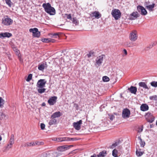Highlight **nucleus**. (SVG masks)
Returning a JSON list of instances; mask_svg holds the SVG:
<instances>
[{
	"mask_svg": "<svg viewBox=\"0 0 157 157\" xmlns=\"http://www.w3.org/2000/svg\"><path fill=\"white\" fill-rule=\"evenodd\" d=\"M42 7L44 9L45 11L50 15H54L55 14V9L51 6L49 3H43L42 5Z\"/></svg>",
	"mask_w": 157,
	"mask_h": 157,
	"instance_id": "obj_1",
	"label": "nucleus"
},
{
	"mask_svg": "<svg viewBox=\"0 0 157 157\" xmlns=\"http://www.w3.org/2000/svg\"><path fill=\"white\" fill-rule=\"evenodd\" d=\"M138 38L137 31L136 30H133L130 33L129 39L131 41H135Z\"/></svg>",
	"mask_w": 157,
	"mask_h": 157,
	"instance_id": "obj_2",
	"label": "nucleus"
},
{
	"mask_svg": "<svg viewBox=\"0 0 157 157\" xmlns=\"http://www.w3.org/2000/svg\"><path fill=\"white\" fill-rule=\"evenodd\" d=\"M2 23L5 25L8 26L12 24L13 23V20L6 16L4 17L2 20Z\"/></svg>",
	"mask_w": 157,
	"mask_h": 157,
	"instance_id": "obj_3",
	"label": "nucleus"
},
{
	"mask_svg": "<svg viewBox=\"0 0 157 157\" xmlns=\"http://www.w3.org/2000/svg\"><path fill=\"white\" fill-rule=\"evenodd\" d=\"M111 14L115 20H117L121 17V13L119 10L115 9L112 10Z\"/></svg>",
	"mask_w": 157,
	"mask_h": 157,
	"instance_id": "obj_4",
	"label": "nucleus"
},
{
	"mask_svg": "<svg viewBox=\"0 0 157 157\" xmlns=\"http://www.w3.org/2000/svg\"><path fill=\"white\" fill-rule=\"evenodd\" d=\"M46 82V81L45 79H40L38 81L36 86L39 88H43L45 86Z\"/></svg>",
	"mask_w": 157,
	"mask_h": 157,
	"instance_id": "obj_5",
	"label": "nucleus"
},
{
	"mask_svg": "<svg viewBox=\"0 0 157 157\" xmlns=\"http://www.w3.org/2000/svg\"><path fill=\"white\" fill-rule=\"evenodd\" d=\"M137 10L139 12L141 13L142 15H145L147 13V12L145 8L143 6H137Z\"/></svg>",
	"mask_w": 157,
	"mask_h": 157,
	"instance_id": "obj_6",
	"label": "nucleus"
},
{
	"mask_svg": "<svg viewBox=\"0 0 157 157\" xmlns=\"http://www.w3.org/2000/svg\"><path fill=\"white\" fill-rule=\"evenodd\" d=\"M104 56L101 55L97 57L96 59V63H95V65L97 67H98L101 65L102 63L103 60Z\"/></svg>",
	"mask_w": 157,
	"mask_h": 157,
	"instance_id": "obj_7",
	"label": "nucleus"
},
{
	"mask_svg": "<svg viewBox=\"0 0 157 157\" xmlns=\"http://www.w3.org/2000/svg\"><path fill=\"white\" fill-rule=\"evenodd\" d=\"M130 114V110L127 109H125L123 110L122 116L124 118H127L129 117Z\"/></svg>",
	"mask_w": 157,
	"mask_h": 157,
	"instance_id": "obj_8",
	"label": "nucleus"
},
{
	"mask_svg": "<svg viewBox=\"0 0 157 157\" xmlns=\"http://www.w3.org/2000/svg\"><path fill=\"white\" fill-rule=\"evenodd\" d=\"M82 124V121L80 120L76 122L73 123V126L75 129L77 130H79L81 128V124Z\"/></svg>",
	"mask_w": 157,
	"mask_h": 157,
	"instance_id": "obj_9",
	"label": "nucleus"
},
{
	"mask_svg": "<svg viewBox=\"0 0 157 157\" xmlns=\"http://www.w3.org/2000/svg\"><path fill=\"white\" fill-rule=\"evenodd\" d=\"M57 99V97H52L48 99V102L50 105H53L56 102Z\"/></svg>",
	"mask_w": 157,
	"mask_h": 157,
	"instance_id": "obj_10",
	"label": "nucleus"
},
{
	"mask_svg": "<svg viewBox=\"0 0 157 157\" xmlns=\"http://www.w3.org/2000/svg\"><path fill=\"white\" fill-rule=\"evenodd\" d=\"M11 36H12V34L8 32L2 33H0V38L2 39L5 37L9 38Z\"/></svg>",
	"mask_w": 157,
	"mask_h": 157,
	"instance_id": "obj_11",
	"label": "nucleus"
},
{
	"mask_svg": "<svg viewBox=\"0 0 157 157\" xmlns=\"http://www.w3.org/2000/svg\"><path fill=\"white\" fill-rule=\"evenodd\" d=\"M140 15L137 12H133L130 15V19L132 20L136 19L137 17H139Z\"/></svg>",
	"mask_w": 157,
	"mask_h": 157,
	"instance_id": "obj_12",
	"label": "nucleus"
},
{
	"mask_svg": "<svg viewBox=\"0 0 157 157\" xmlns=\"http://www.w3.org/2000/svg\"><path fill=\"white\" fill-rule=\"evenodd\" d=\"M90 15L93 17H94L97 19L100 18L101 16V14L98 11H95L91 13Z\"/></svg>",
	"mask_w": 157,
	"mask_h": 157,
	"instance_id": "obj_13",
	"label": "nucleus"
},
{
	"mask_svg": "<svg viewBox=\"0 0 157 157\" xmlns=\"http://www.w3.org/2000/svg\"><path fill=\"white\" fill-rule=\"evenodd\" d=\"M46 63L45 62L38 66V69L40 71H43L45 68L47 67Z\"/></svg>",
	"mask_w": 157,
	"mask_h": 157,
	"instance_id": "obj_14",
	"label": "nucleus"
},
{
	"mask_svg": "<svg viewBox=\"0 0 157 157\" xmlns=\"http://www.w3.org/2000/svg\"><path fill=\"white\" fill-rule=\"evenodd\" d=\"M140 109L143 111H145L149 109L148 105L146 104H143L141 105L140 107Z\"/></svg>",
	"mask_w": 157,
	"mask_h": 157,
	"instance_id": "obj_15",
	"label": "nucleus"
},
{
	"mask_svg": "<svg viewBox=\"0 0 157 157\" xmlns=\"http://www.w3.org/2000/svg\"><path fill=\"white\" fill-rule=\"evenodd\" d=\"M139 85L140 87H143L145 89H146L148 90L150 88V86H147L145 82H140L139 83Z\"/></svg>",
	"mask_w": 157,
	"mask_h": 157,
	"instance_id": "obj_16",
	"label": "nucleus"
},
{
	"mask_svg": "<svg viewBox=\"0 0 157 157\" xmlns=\"http://www.w3.org/2000/svg\"><path fill=\"white\" fill-rule=\"evenodd\" d=\"M128 90L131 93L136 94L137 91V88L136 87L131 86L130 87L128 88Z\"/></svg>",
	"mask_w": 157,
	"mask_h": 157,
	"instance_id": "obj_17",
	"label": "nucleus"
},
{
	"mask_svg": "<svg viewBox=\"0 0 157 157\" xmlns=\"http://www.w3.org/2000/svg\"><path fill=\"white\" fill-rule=\"evenodd\" d=\"M57 120L54 117H52L51 116V120L49 121L48 124L49 125H51L53 124H56V123Z\"/></svg>",
	"mask_w": 157,
	"mask_h": 157,
	"instance_id": "obj_18",
	"label": "nucleus"
},
{
	"mask_svg": "<svg viewBox=\"0 0 157 157\" xmlns=\"http://www.w3.org/2000/svg\"><path fill=\"white\" fill-rule=\"evenodd\" d=\"M107 154L106 151L103 150L100 152L99 154L97 155V157H105Z\"/></svg>",
	"mask_w": 157,
	"mask_h": 157,
	"instance_id": "obj_19",
	"label": "nucleus"
},
{
	"mask_svg": "<svg viewBox=\"0 0 157 157\" xmlns=\"http://www.w3.org/2000/svg\"><path fill=\"white\" fill-rule=\"evenodd\" d=\"M7 118V117L5 113L2 112H0V120H6Z\"/></svg>",
	"mask_w": 157,
	"mask_h": 157,
	"instance_id": "obj_20",
	"label": "nucleus"
},
{
	"mask_svg": "<svg viewBox=\"0 0 157 157\" xmlns=\"http://www.w3.org/2000/svg\"><path fill=\"white\" fill-rule=\"evenodd\" d=\"M62 116V114L59 111H58L54 113L52 115V117H54L55 118L58 117Z\"/></svg>",
	"mask_w": 157,
	"mask_h": 157,
	"instance_id": "obj_21",
	"label": "nucleus"
},
{
	"mask_svg": "<svg viewBox=\"0 0 157 157\" xmlns=\"http://www.w3.org/2000/svg\"><path fill=\"white\" fill-rule=\"evenodd\" d=\"M35 144V143H34V142H27V143H25L24 144L22 145V146H24L25 147H31L32 146H34Z\"/></svg>",
	"mask_w": 157,
	"mask_h": 157,
	"instance_id": "obj_22",
	"label": "nucleus"
},
{
	"mask_svg": "<svg viewBox=\"0 0 157 157\" xmlns=\"http://www.w3.org/2000/svg\"><path fill=\"white\" fill-rule=\"evenodd\" d=\"M155 6V4L153 3L152 5H149L148 6H147L146 8L150 12L154 10Z\"/></svg>",
	"mask_w": 157,
	"mask_h": 157,
	"instance_id": "obj_23",
	"label": "nucleus"
},
{
	"mask_svg": "<svg viewBox=\"0 0 157 157\" xmlns=\"http://www.w3.org/2000/svg\"><path fill=\"white\" fill-rule=\"evenodd\" d=\"M67 147L66 146H62L59 147L58 150L60 151H63L67 149Z\"/></svg>",
	"mask_w": 157,
	"mask_h": 157,
	"instance_id": "obj_24",
	"label": "nucleus"
},
{
	"mask_svg": "<svg viewBox=\"0 0 157 157\" xmlns=\"http://www.w3.org/2000/svg\"><path fill=\"white\" fill-rule=\"evenodd\" d=\"M55 141L61 142L62 141H66V137H59L58 138H56L54 140Z\"/></svg>",
	"mask_w": 157,
	"mask_h": 157,
	"instance_id": "obj_25",
	"label": "nucleus"
},
{
	"mask_svg": "<svg viewBox=\"0 0 157 157\" xmlns=\"http://www.w3.org/2000/svg\"><path fill=\"white\" fill-rule=\"evenodd\" d=\"M144 153V152L142 151L141 149H139L138 150H136V154L138 157H140L143 155Z\"/></svg>",
	"mask_w": 157,
	"mask_h": 157,
	"instance_id": "obj_26",
	"label": "nucleus"
},
{
	"mask_svg": "<svg viewBox=\"0 0 157 157\" xmlns=\"http://www.w3.org/2000/svg\"><path fill=\"white\" fill-rule=\"evenodd\" d=\"M5 1L6 3L10 7H11L13 5V3L11 1V0H5Z\"/></svg>",
	"mask_w": 157,
	"mask_h": 157,
	"instance_id": "obj_27",
	"label": "nucleus"
},
{
	"mask_svg": "<svg viewBox=\"0 0 157 157\" xmlns=\"http://www.w3.org/2000/svg\"><path fill=\"white\" fill-rule=\"evenodd\" d=\"M38 31V29L36 28H34L33 29H29V32H32L33 34H34L35 33H36Z\"/></svg>",
	"mask_w": 157,
	"mask_h": 157,
	"instance_id": "obj_28",
	"label": "nucleus"
},
{
	"mask_svg": "<svg viewBox=\"0 0 157 157\" xmlns=\"http://www.w3.org/2000/svg\"><path fill=\"white\" fill-rule=\"evenodd\" d=\"M118 153V151L116 149H114L113 151H112V155L113 156L115 157H117V153Z\"/></svg>",
	"mask_w": 157,
	"mask_h": 157,
	"instance_id": "obj_29",
	"label": "nucleus"
},
{
	"mask_svg": "<svg viewBox=\"0 0 157 157\" xmlns=\"http://www.w3.org/2000/svg\"><path fill=\"white\" fill-rule=\"evenodd\" d=\"M149 99L151 100H157V95H154L151 96L149 97Z\"/></svg>",
	"mask_w": 157,
	"mask_h": 157,
	"instance_id": "obj_30",
	"label": "nucleus"
},
{
	"mask_svg": "<svg viewBox=\"0 0 157 157\" xmlns=\"http://www.w3.org/2000/svg\"><path fill=\"white\" fill-rule=\"evenodd\" d=\"M150 84L152 86L156 87H157V82L153 81L150 83Z\"/></svg>",
	"mask_w": 157,
	"mask_h": 157,
	"instance_id": "obj_31",
	"label": "nucleus"
},
{
	"mask_svg": "<svg viewBox=\"0 0 157 157\" xmlns=\"http://www.w3.org/2000/svg\"><path fill=\"white\" fill-rule=\"evenodd\" d=\"M41 88V89H37L38 92L40 94L44 93L45 92V90H46V89L45 88Z\"/></svg>",
	"mask_w": 157,
	"mask_h": 157,
	"instance_id": "obj_32",
	"label": "nucleus"
},
{
	"mask_svg": "<svg viewBox=\"0 0 157 157\" xmlns=\"http://www.w3.org/2000/svg\"><path fill=\"white\" fill-rule=\"evenodd\" d=\"M33 36L34 37H39L40 36V32L38 31L34 34H33Z\"/></svg>",
	"mask_w": 157,
	"mask_h": 157,
	"instance_id": "obj_33",
	"label": "nucleus"
},
{
	"mask_svg": "<svg viewBox=\"0 0 157 157\" xmlns=\"http://www.w3.org/2000/svg\"><path fill=\"white\" fill-rule=\"evenodd\" d=\"M102 80L104 82H108L109 81V78L106 76H103L102 78Z\"/></svg>",
	"mask_w": 157,
	"mask_h": 157,
	"instance_id": "obj_34",
	"label": "nucleus"
},
{
	"mask_svg": "<svg viewBox=\"0 0 157 157\" xmlns=\"http://www.w3.org/2000/svg\"><path fill=\"white\" fill-rule=\"evenodd\" d=\"M77 140L76 138H70L69 137H66V141H74Z\"/></svg>",
	"mask_w": 157,
	"mask_h": 157,
	"instance_id": "obj_35",
	"label": "nucleus"
},
{
	"mask_svg": "<svg viewBox=\"0 0 157 157\" xmlns=\"http://www.w3.org/2000/svg\"><path fill=\"white\" fill-rule=\"evenodd\" d=\"M73 22V23L74 24H75V25H77L78 23V21L77 20L76 18H73L71 20Z\"/></svg>",
	"mask_w": 157,
	"mask_h": 157,
	"instance_id": "obj_36",
	"label": "nucleus"
},
{
	"mask_svg": "<svg viewBox=\"0 0 157 157\" xmlns=\"http://www.w3.org/2000/svg\"><path fill=\"white\" fill-rule=\"evenodd\" d=\"M118 144V143L117 142H115L111 146H110V148L112 149H113L115 147L117 146Z\"/></svg>",
	"mask_w": 157,
	"mask_h": 157,
	"instance_id": "obj_37",
	"label": "nucleus"
},
{
	"mask_svg": "<svg viewBox=\"0 0 157 157\" xmlns=\"http://www.w3.org/2000/svg\"><path fill=\"white\" fill-rule=\"evenodd\" d=\"M32 74H30L28 76L27 78L26 79V80L27 82H29L32 78Z\"/></svg>",
	"mask_w": 157,
	"mask_h": 157,
	"instance_id": "obj_38",
	"label": "nucleus"
},
{
	"mask_svg": "<svg viewBox=\"0 0 157 157\" xmlns=\"http://www.w3.org/2000/svg\"><path fill=\"white\" fill-rule=\"evenodd\" d=\"M14 141L10 140L9 142L10 144H8L7 147L10 148L12 147V145L14 143Z\"/></svg>",
	"mask_w": 157,
	"mask_h": 157,
	"instance_id": "obj_39",
	"label": "nucleus"
},
{
	"mask_svg": "<svg viewBox=\"0 0 157 157\" xmlns=\"http://www.w3.org/2000/svg\"><path fill=\"white\" fill-rule=\"evenodd\" d=\"M42 41L44 42L49 43V38H44L42 39Z\"/></svg>",
	"mask_w": 157,
	"mask_h": 157,
	"instance_id": "obj_40",
	"label": "nucleus"
},
{
	"mask_svg": "<svg viewBox=\"0 0 157 157\" xmlns=\"http://www.w3.org/2000/svg\"><path fill=\"white\" fill-rule=\"evenodd\" d=\"M60 34L59 33H52V35L53 36L52 37H59V35Z\"/></svg>",
	"mask_w": 157,
	"mask_h": 157,
	"instance_id": "obj_41",
	"label": "nucleus"
},
{
	"mask_svg": "<svg viewBox=\"0 0 157 157\" xmlns=\"http://www.w3.org/2000/svg\"><path fill=\"white\" fill-rule=\"evenodd\" d=\"M4 100L2 97H0V108L4 104Z\"/></svg>",
	"mask_w": 157,
	"mask_h": 157,
	"instance_id": "obj_42",
	"label": "nucleus"
},
{
	"mask_svg": "<svg viewBox=\"0 0 157 157\" xmlns=\"http://www.w3.org/2000/svg\"><path fill=\"white\" fill-rule=\"evenodd\" d=\"M13 50L15 52V53L17 55H19V51L18 49L16 47L13 48Z\"/></svg>",
	"mask_w": 157,
	"mask_h": 157,
	"instance_id": "obj_43",
	"label": "nucleus"
},
{
	"mask_svg": "<svg viewBox=\"0 0 157 157\" xmlns=\"http://www.w3.org/2000/svg\"><path fill=\"white\" fill-rule=\"evenodd\" d=\"M140 144L141 146L142 147H144V146H145V142L144 141H143L142 140L140 141Z\"/></svg>",
	"mask_w": 157,
	"mask_h": 157,
	"instance_id": "obj_44",
	"label": "nucleus"
},
{
	"mask_svg": "<svg viewBox=\"0 0 157 157\" xmlns=\"http://www.w3.org/2000/svg\"><path fill=\"white\" fill-rule=\"evenodd\" d=\"M45 127V125L44 124L41 123L40 124V128L42 130L44 129Z\"/></svg>",
	"mask_w": 157,
	"mask_h": 157,
	"instance_id": "obj_45",
	"label": "nucleus"
},
{
	"mask_svg": "<svg viewBox=\"0 0 157 157\" xmlns=\"http://www.w3.org/2000/svg\"><path fill=\"white\" fill-rule=\"evenodd\" d=\"M150 2H145V3H144V6H145V7L146 8H147V6H148L149 5V4H150Z\"/></svg>",
	"mask_w": 157,
	"mask_h": 157,
	"instance_id": "obj_46",
	"label": "nucleus"
},
{
	"mask_svg": "<svg viewBox=\"0 0 157 157\" xmlns=\"http://www.w3.org/2000/svg\"><path fill=\"white\" fill-rule=\"evenodd\" d=\"M154 120V117H153L151 119L148 120V121L150 123H152Z\"/></svg>",
	"mask_w": 157,
	"mask_h": 157,
	"instance_id": "obj_47",
	"label": "nucleus"
},
{
	"mask_svg": "<svg viewBox=\"0 0 157 157\" xmlns=\"http://www.w3.org/2000/svg\"><path fill=\"white\" fill-rule=\"evenodd\" d=\"M67 19H71L72 20L71 17V14H69L67 15Z\"/></svg>",
	"mask_w": 157,
	"mask_h": 157,
	"instance_id": "obj_48",
	"label": "nucleus"
},
{
	"mask_svg": "<svg viewBox=\"0 0 157 157\" xmlns=\"http://www.w3.org/2000/svg\"><path fill=\"white\" fill-rule=\"evenodd\" d=\"M143 130V128L141 127V128H139L138 130V132H141Z\"/></svg>",
	"mask_w": 157,
	"mask_h": 157,
	"instance_id": "obj_49",
	"label": "nucleus"
},
{
	"mask_svg": "<svg viewBox=\"0 0 157 157\" xmlns=\"http://www.w3.org/2000/svg\"><path fill=\"white\" fill-rule=\"evenodd\" d=\"M43 142H35V144H36V145H42L43 144Z\"/></svg>",
	"mask_w": 157,
	"mask_h": 157,
	"instance_id": "obj_50",
	"label": "nucleus"
},
{
	"mask_svg": "<svg viewBox=\"0 0 157 157\" xmlns=\"http://www.w3.org/2000/svg\"><path fill=\"white\" fill-rule=\"evenodd\" d=\"M14 135H12L11 136V137L10 140L14 141Z\"/></svg>",
	"mask_w": 157,
	"mask_h": 157,
	"instance_id": "obj_51",
	"label": "nucleus"
},
{
	"mask_svg": "<svg viewBox=\"0 0 157 157\" xmlns=\"http://www.w3.org/2000/svg\"><path fill=\"white\" fill-rule=\"evenodd\" d=\"M55 42V40L53 39L49 38V42L54 43Z\"/></svg>",
	"mask_w": 157,
	"mask_h": 157,
	"instance_id": "obj_52",
	"label": "nucleus"
},
{
	"mask_svg": "<svg viewBox=\"0 0 157 157\" xmlns=\"http://www.w3.org/2000/svg\"><path fill=\"white\" fill-rule=\"evenodd\" d=\"M152 45H150L149 46V48H152V47L155 45L154 43H152Z\"/></svg>",
	"mask_w": 157,
	"mask_h": 157,
	"instance_id": "obj_53",
	"label": "nucleus"
},
{
	"mask_svg": "<svg viewBox=\"0 0 157 157\" xmlns=\"http://www.w3.org/2000/svg\"><path fill=\"white\" fill-rule=\"evenodd\" d=\"M90 157H97V156L95 154H94L93 155H91Z\"/></svg>",
	"mask_w": 157,
	"mask_h": 157,
	"instance_id": "obj_54",
	"label": "nucleus"
},
{
	"mask_svg": "<svg viewBox=\"0 0 157 157\" xmlns=\"http://www.w3.org/2000/svg\"><path fill=\"white\" fill-rule=\"evenodd\" d=\"M114 117V116L112 115L110 117L109 119L110 120L112 121L113 120Z\"/></svg>",
	"mask_w": 157,
	"mask_h": 157,
	"instance_id": "obj_55",
	"label": "nucleus"
},
{
	"mask_svg": "<svg viewBox=\"0 0 157 157\" xmlns=\"http://www.w3.org/2000/svg\"><path fill=\"white\" fill-rule=\"evenodd\" d=\"M123 51H124V54L125 55H126L127 54V51L125 49H124V50Z\"/></svg>",
	"mask_w": 157,
	"mask_h": 157,
	"instance_id": "obj_56",
	"label": "nucleus"
},
{
	"mask_svg": "<svg viewBox=\"0 0 157 157\" xmlns=\"http://www.w3.org/2000/svg\"><path fill=\"white\" fill-rule=\"evenodd\" d=\"M45 103L44 102H43L42 103V106H45Z\"/></svg>",
	"mask_w": 157,
	"mask_h": 157,
	"instance_id": "obj_57",
	"label": "nucleus"
},
{
	"mask_svg": "<svg viewBox=\"0 0 157 157\" xmlns=\"http://www.w3.org/2000/svg\"><path fill=\"white\" fill-rule=\"evenodd\" d=\"M147 115H148V116H151V113H147Z\"/></svg>",
	"mask_w": 157,
	"mask_h": 157,
	"instance_id": "obj_58",
	"label": "nucleus"
},
{
	"mask_svg": "<svg viewBox=\"0 0 157 157\" xmlns=\"http://www.w3.org/2000/svg\"><path fill=\"white\" fill-rule=\"evenodd\" d=\"M138 138L139 140H140V141L142 140V139H141V138L140 137H138Z\"/></svg>",
	"mask_w": 157,
	"mask_h": 157,
	"instance_id": "obj_59",
	"label": "nucleus"
},
{
	"mask_svg": "<svg viewBox=\"0 0 157 157\" xmlns=\"http://www.w3.org/2000/svg\"><path fill=\"white\" fill-rule=\"evenodd\" d=\"M128 47H132V46H131L130 44V43H129V44H128Z\"/></svg>",
	"mask_w": 157,
	"mask_h": 157,
	"instance_id": "obj_60",
	"label": "nucleus"
},
{
	"mask_svg": "<svg viewBox=\"0 0 157 157\" xmlns=\"http://www.w3.org/2000/svg\"><path fill=\"white\" fill-rule=\"evenodd\" d=\"M87 56L88 57H90L91 56V55L90 54H87Z\"/></svg>",
	"mask_w": 157,
	"mask_h": 157,
	"instance_id": "obj_61",
	"label": "nucleus"
},
{
	"mask_svg": "<svg viewBox=\"0 0 157 157\" xmlns=\"http://www.w3.org/2000/svg\"><path fill=\"white\" fill-rule=\"evenodd\" d=\"M2 140V138L1 136L0 135V141L1 140Z\"/></svg>",
	"mask_w": 157,
	"mask_h": 157,
	"instance_id": "obj_62",
	"label": "nucleus"
},
{
	"mask_svg": "<svg viewBox=\"0 0 157 157\" xmlns=\"http://www.w3.org/2000/svg\"><path fill=\"white\" fill-rule=\"evenodd\" d=\"M74 105H76V107H78V105L76 104H75Z\"/></svg>",
	"mask_w": 157,
	"mask_h": 157,
	"instance_id": "obj_63",
	"label": "nucleus"
},
{
	"mask_svg": "<svg viewBox=\"0 0 157 157\" xmlns=\"http://www.w3.org/2000/svg\"><path fill=\"white\" fill-rule=\"evenodd\" d=\"M156 124L157 126V120L156 122Z\"/></svg>",
	"mask_w": 157,
	"mask_h": 157,
	"instance_id": "obj_64",
	"label": "nucleus"
}]
</instances>
